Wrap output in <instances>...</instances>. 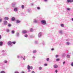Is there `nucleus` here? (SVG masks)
Returning a JSON list of instances; mask_svg holds the SVG:
<instances>
[{
    "instance_id": "10",
    "label": "nucleus",
    "mask_w": 73,
    "mask_h": 73,
    "mask_svg": "<svg viewBox=\"0 0 73 73\" xmlns=\"http://www.w3.org/2000/svg\"><path fill=\"white\" fill-rule=\"evenodd\" d=\"M37 20L35 19L34 20V23H37Z\"/></svg>"
},
{
    "instance_id": "24",
    "label": "nucleus",
    "mask_w": 73,
    "mask_h": 73,
    "mask_svg": "<svg viewBox=\"0 0 73 73\" xmlns=\"http://www.w3.org/2000/svg\"><path fill=\"white\" fill-rule=\"evenodd\" d=\"M60 26L61 27H64V25L63 24H62L60 25Z\"/></svg>"
},
{
    "instance_id": "34",
    "label": "nucleus",
    "mask_w": 73,
    "mask_h": 73,
    "mask_svg": "<svg viewBox=\"0 0 73 73\" xmlns=\"http://www.w3.org/2000/svg\"><path fill=\"white\" fill-rule=\"evenodd\" d=\"M28 72H31V70L30 69H28Z\"/></svg>"
},
{
    "instance_id": "9",
    "label": "nucleus",
    "mask_w": 73,
    "mask_h": 73,
    "mask_svg": "<svg viewBox=\"0 0 73 73\" xmlns=\"http://www.w3.org/2000/svg\"><path fill=\"white\" fill-rule=\"evenodd\" d=\"M16 4V3H12L11 5L13 7H15V5Z\"/></svg>"
},
{
    "instance_id": "19",
    "label": "nucleus",
    "mask_w": 73,
    "mask_h": 73,
    "mask_svg": "<svg viewBox=\"0 0 73 73\" xmlns=\"http://www.w3.org/2000/svg\"><path fill=\"white\" fill-rule=\"evenodd\" d=\"M20 21L19 20H17L16 21V23H20Z\"/></svg>"
},
{
    "instance_id": "4",
    "label": "nucleus",
    "mask_w": 73,
    "mask_h": 73,
    "mask_svg": "<svg viewBox=\"0 0 73 73\" xmlns=\"http://www.w3.org/2000/svg\"><path fill=\"white\" fill-rule=\"evenodd\" d=\"M16 36L17 37H20V33H19L17 32L16 33Z\"/></svg>"
},
{
    "instance_id": "40",
    "label": "nucleus",
    "mask_w": 73,
    "mask_h": 73,
    "mask_svg": "<svg viewBox=\"0 0 73 73\" xmlns=\"http://www.w3.org/2000/svg\"><path fill=\"white\" fill-rule=\"evenodd\" d=\"M14 73H19V72L18 71H15L14 72Z\"/></svg>"
},
{
    "instance_id": "57",
    "label": "nucleus",
    "mask_w": 73,
    "mask_h": 73,
    "mask_svg": "<svg viewBox=\"0 0 73 73\" xmlns=\"http://www.w3.org/2000/svg\"><path fill=\"white\" fill-rule=\"evenodd\" d=\"M21 73H25V72H23V71L21 72Z\"/></svg>"
},
{
    "instance_id": "55",
    "label": "nucleus",
    "mask_w": 73,
    "mask_h": 73,
    "mask_svg": "<svg viewBox=\"0 0 73 73\" xmlns=\"http://www.w3.org/2000/svg\"><path fill=\"white\" fill-rule=\"evenodd\" d=\"M31 5L32 6H33V3L31 4Z\"/></svg>"
},
{
    "instance_id": "1",
    "label": "nucleus",
    "mask_w": 73,
    "mask_h": 73,
    "mask_svg": "<svg viewBox=\"0 0 73 73\" xmlns=\"http://www.w3.org/2000/svg\"><path fill=\"white\" fill-rule=\"evenodd\" d=\"M41 23L42 24V25H46V20H43L41 21Z\"/></svg>"
},
{
    "instance_id": "37",
    "label": "nucleus",
    "mask_w": 73,
    "mask_h": 73,
    "mask_svg": "<svg viewBox=\"0 0 73 73\" xmlns=\"http://www.w3.org/2000/svg\"><path fill=\"white\" fill-rule=\"evenodd\" d=\"M71 66H73V62L71 63Z\"/></svg>"
},
{
    "instance_id": "16",
    "label": "nucleus",
    "mask_w": 73,
    "mask_h": 73,
    "mask_svg": "<svg viewBox=\"0 0 73 73\" xmlns=\"http://www.w3.org/2000/svg\"><path fill=\"white\" fill-rule=\"evenodd\" d=\"M3 44V42L2 41L0 42V46H1Z\"/></svg>"
},
{
    "instance_id": "32",
    "label": "nucleus",
    "mask_w": 73,
    "mask_h": 73,
    "mask_svg": "<svg viewBox=\"0 0 73 73\" xmlns=\"http://www.w3.org/2000/svg\"><path fill=\"white\" fill-rule=\"evenodd\" d=\"M25 37H28V35L26 34L25 35Z\"/></svg>"
},
{
    "instance_id": "49",
    "label": "nucleus",
    "mask_w": 73,
    "mask_h": 73,
    "mask_svg": "<svg viewBox=\"0 0 73 73\" xmlns=\"http://www.w3.org/2000/svg\"><path fill=\"white\" fill-rule=\"evenodd\" d=\"M47 65V64H44V66H46Z\"/></svg>"
},
{
    "instance_id": "44",
    "label": "nucleus",
    "mask_w": 73,
    "mask_h": 73,
    "mask_svg": "<svg viewBox=\"0 0 73 73\" xmlns=\"http://www.w3.org/2000/svg\"><path fill=\"white\" fill-rule=\"evenodd\" d=\"M55 72L57 73V72H58V71H57V70H55Z\"/></svg>"
},
{
    "instance_id": "54",
    "label": "nucleus",
    "mask_w": 73,
    "mask_h": 73,
    "mask_svg": "<svg viewBox=\"0 0 73 73\" xmlns=\"http://www.w3.org/2000/svg\"><path fill=\"white\" fill-rule=\"evenodd\" d=\"M54 50V48H52L51 49V50L53 51V50Z\"/></svg>"
},
{
    "instance_id": "53",
    "label": "nucleus",
    "mask_w": 73,
    "mask_h": 73,
    "mask_svg": "<svg viewBox=\"0 0 73 73\" xmlns=\"http://www.w3.org/2000/svg\"><path fill=\"white\" fill-rule=\"evenodd\" d=\"M20 57H21V58H23V56H21Z\"/></svg>"
},
{
    "instance_id": "2",
    "label": "nucleus",
    "mask_w": 73,
    "mask_h": 73,
    "mask_svg": "<svg viewBox=\"0 0 73 73\" xmlns=\"http://www.w3.org/2000/svg\"><path fill=\"white\" fill-rule=\"evenodd\" d=\"M7 44L10 47L12 46V42L11 41H9L7 42Z\"/></svg>"
},
{
    "instance_id": "15",
    "label": "nucleus",
    "mask_w": 73,
    "mask_h": 73,
    "mask_svg": "<svg viewBox=\"0 0 73 73\" xmlns=\"http://www.w3.org/2000/svg\"><path fill=\"white\" fill-rule=\"evenodd\" d=\"M14 11L15 12H17V8H15L14 9Z\"/></svg>"
},
{
    "instance_id": "58",
    "label": "nucleus",
    "mask_w": 73,
    "mask_h": 73,
    "mask_svg": "<svg viewBox=\"0 0 73 73\" xmlns=\"http://www.w3.org/2000/svg\"><path fill=\"white\" fill-rule=\"evenodd\" d=\"M1 38V35H0V40Z\"/></svg>"
},
{
    "instance_id": "17",
    "label": "nucleus",
    "mask_w": 73,
    "mask_h": 73,
    "mask_svg": "<svg viewBox=\"0 0 73 73\" xmlns=\"http://www.w3.org/2000/svg\"><path fill=\"white\" fill-rule=\"evenodd\" d=\"M3 62L5 64H7V63H8V61L6 60H4L3 61Z\"/></svg>"
},
{
    "instance_id": "27",
    "label": "nucleus",
    "mask_w": 73,
    "mask_h": 73,
    "mask_svg": "<svg viewBox=\"0 0 73 73\" xmlns=\"http://www.w3.org/2000/svg\"><path fill=\"white\" fill-rule=\"evenodd\" d=\"M9 27H11V25L10 24H8V26Z\"/></svg>"
},
{
    "instance_id": "59",
    "label": "nucleus",
    "mask_w": 73,
    "mask_h": 73,
    "mask_svg": "<svg viewBox=\"0 0 73 73\" xmlns=\"http://www.w3.org/2000/svg\"><path fill=\"white\" fill-rule=\"evenodd\" d=\"M2 52H5V51H4V50H3L2 51Z\"/></svg>"
},
{
    "instance_id": "18",
    "label": "nucleus",
    "mask_w": 73,
    "mask_h": 73,
    "mask_svg": "<svg viewBox=\"0 0 73 73\" xmlns=\"http://www.w3.org/2000/svg\"><path fill=\"white\" fill-rule=\"evenodd\" d=\"M59 32L61 35H62V31L61 30Z\"/></svg>"
},
{
    "instance_id": "20",
    "label": "nucleus",
    "mask_w": 73,
    "mask_h": 73,
    "mask_svg": "<svg viewBox=\"0 0 73 73\" xmlns=\"http://www.w3.org/2000/svg\"><path fill=\"white\" fill-rule=\"evenodd\" d=\"M6 32H9V29H7L6 30Z\"/></svg>"
},
{
    "instance_id": "51",
    "label": "nucleus",
    "mask_w": 73,
    "mask_h": 73,
    "mask_svg": "<svg viewBox=\"0 0 73 73\" xmlns=\"http://www.w3.org/2000/svg\"><path fill=\"white\" fill-rule=\"evenodd\" d=\"M3 56H5V55H6V53H5L4 54H3Z\"/></svg>"
},
{
    "instance_id": "38",
    "label": "nucleus",
    "mask_w": 73,
    "mask_h": 73,
    "mask_svg": "<svg viewBox=\"0 0 73 73\" xmlns=\"http://www.w3.org/2000/svg\"><path fill=\"white\" fill-rule=\"evenodd\" d=\"M55 57L56 58H57V57H58V55H56Z\"/></svg>"
},
{
    "instance_id": "13",
    "label": "nucleus",
    "mask_w": 73,
    "mask_h": 73,
    "mask_svg": "<svg viewBox=\"0 0 73 73\" xmlns=\"http://www.w3.org/2000/svg\"><path fill=\"white\" fill-rule=\"evenodd\" d=\"M15 18L13 17H12L11 18V21H15Z\"/></svg>"
},
{
    "instance_id": "3",
    "label": "nucleus",
    "mask_w": 73,
    "mask_h": 73,
    "mask_svg": "<svg viewBox=\"0 0 73 73\" xmlns=\"http://www.w3.org/2000/svg\"><path fill=\"white\" fill-rule=\"evenodd\" d=\"M3 23L4 25H7V23H8V22L6 21H4Z\"/></svg>"
},
{
    "instance_id": "21",
    "label": "nucleus",
    "mask_w": 73,
    "mask_h": 73,
    "mask_svg": "<svg viewBox=\"0 0 73 73\" xmlns=\"http://www.w3.org/2000/svg\"><path fill=\"white\" fill-rule=\"evenodd\" d=\"M70 44V43H69V42H66V45H69Z\"/></svg>"
},
{
    "instance_id": "28",
    "label": "nucleus",
    "mask_w": 73,
    "mask_h": 73,
    "mask_svg": "<svg viewBox=\"0 0 73 73\" xmlns=\"http://www.w3.org/2000/svg\"><path fill=\"white\" fill-rule=\"evenodd\" d=\"M37 9L38 10H40V7H37Z\"/></svg>"
},
{
    "instance_id": "43",
    "label": "nucleus",
    "mask_w": 73,
    "mask_h": 73,
    "mask_svg": "<svg viewBox=\"0 0 73 73\" xmlns=\"http://www.w3.org/2000/svg\"><path fill=\"white\" fill-rule=\"evenodd\" d=\"M30 68L31 69H33V67L32 66H31L30 67Z\"/></svg>"
},
{
    "instance_id": "22",
    "label": "nucleus",
    "mask_w": 73,
    "mask_h": 73,
    "mask_svg": "<svg viewBox=\"0 0 73 73\" xmlns=\"http://www.w3.org/2000/svg\"><path fill=\"white\" fill-rule=\"evenodd\" d=\"M30 66H29V65H28L27 66V69H30Z\"/></svg>"
},
{
    "instance_id": "7",
    "label": "nucleus",
    "mask_w": 73,
    "mask_h": 73,
    "mask_svg": "<svg viewBox=\"0 0 73 73\" xmlns=\"http://www.w3.org/2000/svg\"><path fill=\"white\" fill-rule=\"evenodd\" d=\"M9 19V18L7 17H5L4 18V20L5 21H7Z\"/></svg>"
},
{
    "instance_id": "14",
    "label": "nucleus",
    "mask_w": 73,
    "mask_h": 73,
    "mask_svg": "<svg viewBox=\"0 0 73 73\" xmlns=\"http://www.w3.org/2000/svg\"><path fill=\"white\" fill-rule=\"evenodd\" d=\"M66 11H70V8H67L66 9Z\"/></svg>"
},
{
    "instance_id": "35",
    "label": "nucleus",
    "mask_w": 73,
    "mask_h": 73,
    "mask_svg": "<svg viewBox=\"0 0 73 73\" xmlns=\"http://www.w3.org/2000/svg\"><path fill=\"white\" fill-rule=\"evenodd\" d=\"M46 61H49V58H47L46 59Z\"/></svg>"
},
{
    "instance_id": "6",
    "label": "nucleus",
    "mask_w": 73,
    "mask_h": 73,
    "mask_svg": "<svg viewBox=\"0 0 73 73\" xmlns=\"http://www.w3.org/2000/svg\"><path fill=\"white\" fill-rule=\"evenodd\" d=\"M68 3H73V0H67Z\"/></svg>"
},
{
    "instance_id": "29",
    "label": "nucleus",
    "mask_w": 73,
    "mask_h": 73,
    "mask_svg": "<svg viewBox=\"0 0 73 73\" xmlns=\"http://www.w3.org/2000/svg\"><path fill=\"white\" fill-rule=\"evenodd\" d=\"M56 61H60V59L57 58V59H56Z\"/></svg>"
},
{
    "instance_id": "31",
    "label": "nucleus",
    "mask_w": 73,
    "mask_h": 73,
    "mask_svg": "<svg viewBox=\"0 0 73 73\" xmlns=\"http://www.w3.org/2000/svg\"><path fill=\"white\" fill-rule=\"evenodd\" d=\"M12 43V44H16V42L14 41V42H11Z\"/></svg>"
},
{
    "instance_id": "12",
    "label": "nucleus",
    "mask_w": 73,
    "mask_h": 73,
    "mask_svg": "<svg viewBox=\"0 0 73 73\" xmlns=\"http://www.w3.org/2000/svg\"><path fill=\"white\" fill-rule=\"evenodd\" d=\"M27 11L28 13H31V11L30 9H28L27 10Z\"/></svg>"
},
{
    "instance_id": "33",
    "label": "nucleus",
    "mask_w": 73,
    "mask_h": 73,
    "mask_svg": "<svg viewBox=\"0 0 73 73\" xmlns=\"http://www.w3.org/2000/svg\"><path fill=\"white\" fill-rule=\"evenodd\" d=\"M33 29H30V32H33Z\"/></svg>"
},
{
    "instance_id": "23",
    "label": "nucleus",
    "mask_w": 73,
    "mask_h": 73,
    "mask_svg": "<svg viewBox=\"0 0 73 73\" xmlns=\"http://www.w3.org/2000/svg\"><path fill=\"white\" fill-rule=\"evenodd\" d=\"M11 33L12 34H14L15 33V31L12 30L11 31Z\"/></svg>"
},
{
    "instance_id": "25",
    "label": "nucleus",
    "mask_w": 73,
    "mask_h": 73,
    "mask_svg": "<svg viewBox=\"0 0 73 73\" xmlns=\"http://www.w3.org/2000/svg\"><path fill=\"white\" fill-rule=\"evenodd\" d=\"M37 52V51L36 50H34L33 51V53H36Z\"/></svg>"
},
{
    "instance_id": "45",
    "label": "nucleus",
    "mask_w": 73,
    "mask_h": 73,
    "mask_svg": "<svg viewBox=\"0 0 73 73\" xmlns=\"http://www.w3.org/2000/svg\"><path fill=\"white\" fill-rule=\"evenodd\" d=\"M33 58H36V56H33Z\"/></svg>"
},
{
    "instance_id": "42",
    "label": "nucleus",
    "mask_w": 73,
    "mask_h": 73,
    "mask_svg": "<svg viewBox=\"0 0 73 73\" xmlns=\"http://www.w3.org/2000/svg\"><path fill=\"white\" fill-rule=\"evenodd\" d=\"M44 2H47V1H48V0H44Z\"/></svg>"
},
{
    "instance_id": "50",
    "label": "nucleus",
    "mask_w": 73,
    "mask_h": 73,
    "mask_svg": "<svg viewBox=\"0 0 73 73\" xmlns=\"http://www.w3.org/2000/svg\"><path fill=\"white\" fill-rule=\"evenodd\" d=\"M17 58H20V56H17Z\"/></svg>"
},
{
    "instance_id": "52",
    "label": "nucleus",
    "mask_w": 73,
    "mask_h": 73,
    "mask_svg": "<svg viewBox=\"0 0 73 73\" xmlns=\"http://www.w3.org/2000/svg\"><path fill=\"white\" fill-rule=\"evenodd\" d=\"M2 21V19H0V22H1Z\"/></svg>"
},
{
    "instance_id": "56",
    "label": "nucleus",
    "mask_w": 73,
    "mask_h": 73,
    "mask_svg": "<svg viewBox=\"0 0 73 73\" xmlns=\"http://www.w3.org/2000/svg\"><path fill=\"white\" fill-rule=\"evenodd\" d=\"M42 44H43V45H44V41L43 42Z\"/></svg>"
},
{
    "instance_id": "39",
    "label": "nucleus",
    "mask_w": 73,
    "mask_h": 73,
    "mask_svg": "<svg viewBox=\"0 0 73 73\" xmlns=\"http://www.w3.org/2000/svg\"><path fill=\"white\" fill-rule=\"evenodd\" d=\"M67 57L68 58H70V56H69L68 54L67 55Z\"/></svg>"
},
{
    "instance_id": "11",
    "label": "nucleus",
    "mask_w": 73,
    "mask_h": 73,
    "mask_svg": "<svg viewBox=\"0 0 73 73\" xmlns=\"http://www.w3.org/2000/svg\"><path fill=\"white\" fill-rule=\"evenodd\" d=\"M42 33H40L38 34V37H40L41 36Z\"/></svg>"
},
{
    "instance_id": "36",
    "label": "nucleus",
    "mask_w": 73,
    "mask_h": 73,
    "mask_svg": "<svg viewBox=\"0 0 73 73\" xmlns=\"http://www.w3.org/2000/svg\"><path fill=\"white\" fill-rule=\"evenodd\" d=\"M0 73H5V72L4 71H1Z\"/></svg>"
},
{
    "instance_id": "48",
    "label": "nucleus",
    "mask_w": 73,
    "mask_h": 73,
    "mask_svg": "<svg viewBox=\"0 0 73 73\" xmlns=\"http://www.w3.org/2000/svg\"><path fill=\"white\" fill-rule=\"evenodd\" d=\"M35 73V71H33L32 72V73Z\"/></svg>"
},
{
    "instance_id": "46",
    "label": "nucleus",
    "mask_w": 73,
    "mask_h": 73,
    "mask_svg": "<svg viewBox=\"0 0 73 73\" xmlns=\"http://www.w3.org/2000/svg\"><path fill=\"white\" fill-rule=\"evenodd\" d=\"M65 62L64 61L63 62V65H64V64H65Z\"/></svg>"
},
{
    "instance_id": "8",
    "label": "nucleus",
    "mask_w": 73,
    "mask_h": 73,
    "mask_svg": "<svg viewBox=\"0 0 73 73\" xmlns=\"http://www.w3.org/2000/svg\"><path fill=\"white\" fill-rule=\"evenodd\" d=\"M27 32V31L26 30H23L22 31V33H23L24 34H25Z\"/></svg>"
},
{
    "instance_id": "5",
    "label": "nucleus",
    "mask_w": 73,
    "mask_h": 73,
    "mask_svg": "<svg viewBox=\"0 0 73 73\" xmlns=\"http://www.w3.org/2000/svg\"><path fill=\"white\" fill-rule=\"evenodd\" d=\"M53 67L55 69H56V68H58V65L56 64H54L53 66Z\"/></svg>"
},
{
    "instance_id": "30",
    "label": "nucleus",
    "mask_w": 73,
    "mask_h": 73,
    "mask_svg": "<svg viewBox=\"0 0 73 73\" xmlns=\"http://www.w3.org/2000/svg\"><path fill=\"white\" fill-rule=\"evenodd\" d=\"M21 8L22 9H24V5H22L21 6Z\"/></svg>"
},
{
    "instance_id": "47",
    "label": "nucleus",
    "mask_w": 73,
    "mask_h": 73,
    "mask_svg": "<svg viewBox=\"0 0 73 73\" xmlns=\"http://www.w3.org/2000/svg\"><path fill=\"white\" fill-rule=\"evenodd\" d=\"M35 44H37V41H35Z\"/></svg>"
},
{
    "instance_id": "26",
    "label": "nucleus",
    "mask_w": 73,
    "mask_h": 73,
    "mask_svg": "<svg viewBox=\"0 0 73 73\" xmlns=\"http://www.w3.org/2000/svg\"><path fill=\"white\" fill-rule=\"evenodd\" d=\"M42 69V67H39V70H41Z\"/></svg>"
},
{
    "instance_id": "60",
    "label": "nucleus",
    "mask_w": 73,
    "mask_h": 73,
    "mask_svg": "<svg viewBox=\"0 0 73 73\" xmlns=\"http://www.w3.org/2000/svg\"><path fill=\"white\" fill-rule=\"evenodd\" d=\"M72 21H73V18H72Z\"/></svg>"
},
{
    "instance_id": "41",
    "label": "nucleus",
    "mask_w": 73,
    "mask_h": 73,
    "mask_svg": "<svg viewBox=\"0 0 73 73\" xmlns=\"http://www.w3.org/2000/svg\"><path fill=\"white\" fill-rule=\"evenodd\" d=\"M23 60H25V56H24V57L23 58Z\"/></svg>"
}]
</instances>
